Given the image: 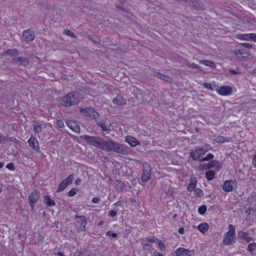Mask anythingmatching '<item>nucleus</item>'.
Masks as SVG:
<instances>
[{
    "instance_id": "f257e3e1",
    "label": "nucleus",
    "mask_w": 256,
    "mask_h": 256,
    "mask_svg": "<svg viewBox=\"0 0 256 256\" xmlns=\"http://www.w3.org/2000/svg\"><path fill=\"white\" fill-rule=\"evenodd\" d=\"M80 100V93L74 91L68 93L60 100V104L66 106L70 107L76 104Z\"/></svg>"
},
{
    "instance_id": "f03ea898",
    "label": "nucleus",
    "mask_w": 256,
    "mask_h": 256,
    "mask_svg": "<svg viewBox=\"0 0 256 256\" xmlns=\"http://www.w3.org/2000/svg\"><path fill=\"white\" fill-rule=\"evenodd\" d=\"M236 242V230L232 224H229L228 231L224 236L222 244L226 246H231Z\"/></svg>"
},
{
    "instance_id": "7ed1b4c3",
    "label": "nucleus",
    "mask_w": 256,
    "mask_h": 256,
    "mask_svg": "<svg viewBox=\"0 0 256 256\" xmlns=\"http://www.w3.org/2000/svg\"><path fill=\"white\" fill-rule=\"evenodd\" d=\"M142 166L143 172L141 176V178L138 179V181L139 184L144 186V184L151 179L152 168L151 166L146 162L142 164Z\"/></svg>"
},
{
    "instance_id": "20e7f679",
    "label": "nucleus",
    "mask_w": 256,
    "mask_h": 256,
    "mask_svg": "<svg viewBox=\"0 0 256 256\" xmlns=\"http://www.w3.org/2000/svg\"><path fill=\"white\" fill-rule=\"evenodd\" d=\"M80 138L90 144L100 148L102 141V138L100 137L85 135L81 136Z\"/></svg>"
},
{
    "instance_id": "39448f33",
    "label": "nucleus",
    "mask_w": 256,
    "mask_h": 256,
    "mask_svg": "<svg viewBox=\"0 0 256 256\" xmlns=\"http://www.w3.org/2000/svg\"><path fill=\"white\" fill-rule=\"evenodd\" d=\"M208 150L202 146H198L192 150L190 152V156L194 160L199 161L200 159L206 153Z\"/></svg>"
},
{
    "instance_id": "423d86ee",
    "label": "nucleus",
    "mask_w": 256,
    "mask_h": 256,
    "mask_svg": "<svg viewBox=\"0 0 256 256\" xmlns=\"http://www.w3.org/2000/svg\"><path fill=\"white\" fill-rule=\"evenodd\" d=\"M112 152L124 155L129 154L130 148L118 142H114Z\"/></svg>"
},
{
    "instance_id": "0eeeda50",
    "label": "nucleus",
    "mask_w": 256,
    "mask_h": 256,
    "mask_svg": "<svg viewBox=\"0 0 256 256\" xmlns=\"http://www.w3.org/2000/svg\"><path fill=\"white\" fill-rule=\"evenodd\" d=\"M80 112L86 116L90 117L93 119H97L99 117V114L92 107L85 108H80Z\"/></svg>"
},
{
    "instance_id": "6e6552de",
    "label": "nucleus",
    "mask_w": 256,
    "mask_h": 256,
    "mask_svg": "<svg viewBox=\"0 0 256 256\" xmlns=\"http://www.w3.org/2000/svg\"><path fill=\"white\" fill-rule=\"evenodd\" d=\"M114 142H115L112 140H104L102 138L100 149H102L106 152H112Z\"/></svg>"
},
{
    "instance_id": "1a4fd4ad",
    "label": "nucleus",
    "mask_w": 256,
    "mask_h": 256,
    "mask_svg": "<svg viewBox=\"0 0 256 256\" xmlns=\"http://www.w3.org/2000/svg\"><path fill=\"white\" fill-rule=\"evenodd\" d=\"M22 36L26 42H32L36 37L35 31L31 28L26 30L22 32Z\"/></svg>"
},
{
    "instance_id": "9d476101",
    "label": "nucleus",
    "mask_w": 256,
    "mask_h": 256,
    "mask_svg": "<svg viewBox=\"0 0 256 256\" xmlns=\"http://www.w3.org/2000/svg\"><path fill=\"white\" fill-rule=\"evenodd\" d=\"M174 256H194V250H188L184 248H179L174 252Z\"/></svg>"
},
{
    "instance_id": "9b49d317",
    "label": "nucleus",
    "mask_w": 256,
    "mask_h": 256,
    "mask_svg": "<svg viewBox=\"0 0 256 256\" xmlns=\"http://www.w3.org/2000/svg\"><path fill=\"white\" fill-rule=\"evenodd\" d=\"M40 198V194L37 190L32 191L30 195L28 196L29 204L33 210L34 208V204L37 202Z\"/></svg>"
},
{
    "instance_id": "f8f14e48",
    "label": "nucleus",
    "mask_w": 256,
    "mask_h": 256,
    "mask_svg": "<svg viewBox=\"0 0 256 256\" xmlns=\"http://www.w3.org/2000/svg\"><path fill=\"white\" fill-rule=\"evenodd\" d=\"M184 4H188L196 10H203L204 8V4L200 0H184Z\"/></svg>"
},
{
    "instance_id": "ddd939ff",
    "label": "nucleus",
    "mask_w": 256,
    "mask_h": 256,
    "mask_svg": "<svg viewBox=\"0 0 256 256\" xmlns=\"http://www.w3.org/2000/svg\"><path fill=\"white\" fill-rule=\"evenodd\" d=\"M233 53L238 58H246L250 56V52L244 49L234 50H233Z\"/></svg>"
},
{
    "instance_id": "4468645a",
    "label": "nucleus",
    "mask_w": 256,
    "mask_h": 256,
    "mask_svg": "<svg viewBox=\"0 0 256 256\" xmlns=\"http://www.w3.org/2000/svg\"><path fill=\"white\" fill-rule=\"evenodd\" d=\"M66 126L71 130L76 132L79 133L80 130V126L76 121L66 120Z\"/></svg>"
},
{
    "instance_id": "2eb2a0df",
    "label": "nucleus",
    "mask_w": 256,
    "mask_h": 256,
    "mask_svg": "<svg viewBox=\"0 0 256 256\" xmlns=\"http://www.w3.org/2000/svg\"><path fill=\"white\" fill-rule=\"evenodd\" d=\"M28 142L36 152H40L38 140L35 137L31 136L28 140Z\"/></svg>"
},
{
    "instance_id": "dca6fc26",
    "label": "nucleus",
    "mask_w": 256,
    "mask_h": 256,
    "mask_svg": "<svg viewBox=\"0 0 256 256\" xmlns=\"http://www.w3.org/2000/svg\"><path fill=\"white\" fill-rule=\"evenodd\" d=\"M222 164L221 162L213 160L208 163V168H215L216 170L218 171L222 167Z\"/></svg>"
},
{
    "instance_id": "f3484780",
    "label": "nucleus",
    "mask_w": 256,
    "mask_h": 256,
    "mask_svg": "<svg viewBox=\"0 0 256 256\" xmlns=\"http://www.w3.org/2000/svg\"><path fill=\"white\" fill-rule=\"evenodd\" d=\"M254 34V33L244 34H238L236 35V38L240 40L253 41Z\"/></svg>"
},
{
    "instance_id": "a211bd4d",
    "label": "nucleus",
    "mask_w": 256,
    "mask_h": 256,
    "mask_svg": "<svg viewBox=\"0 0 256 256\" xmlns=\"http://www.w3.org/2000/svg\"><path fill=\"white\" fill-rule=\"evenodd\" d=\"M152 76H153L154 77H156L162 80H164L166 82H170L172 80V79L170 77L164 75L162 74H161L156 70L152 71Z\"/></svg>"
},
{
    "instance_id": "6ab92c4d",
    "label": "nucleus",
    "mask_w": 256,
    "mask_h": 256,
    "mask_svg": "<svg viewBox=\"0 0 256 256\" xmlns=\"http://www.w3.org/2000/svg\"><path fill=\"white\" fill-rule=\"evenodd\" d=\"M232 92V88L230 86H223L220 87L218 93L222 96H227L230 94Z\"/></svg>"
},
{
    "instance_id": "aec40b11",
    "label": "nucleus",
    "mask_w": 256,
    "mask_h": 256,
    "mask_svg": "<svg viewBox=\"0 0 256 256\" xmlns=\"http://www.w3.org/2000/svg\"><path fill=\"white\" fill-rule=\"evenodd\" d=\"M126 141L131 146H136L140 144L139 141L136 138L130 136H127L126 138Z\"/></svg>"
},
{
    "instance_id": "412c9836",
    "label": "nucleus",
    "mask_w": 256,
    "mask_h": 256,
    "mask_svg": "<svg viewBox=\"0 0 256 256\" xmlns=\"http://www.w3.org/2000/svg\"><path fill=\"white\" fill-rule=\"evenodd\" d=\"M96 124L100 126L102 131H108L110 130L111 124L106 123L103 120H96Z\"/></svg>"
},
{
    "instance_id": "4be33fe9",
    "label": "nucleus",
    "mask_w": 256,
    "mask_h": 256,
    "mask_svg": "<svg viewBox=\"0 0 256 256\" xmlns=\"http://www.w3.org/2000/svg\"><path fill=\"white\" fill-rule=\"evenodd\" d=\"M232 180L225 181L222 186V190L226 192H230L233 190V186H232Z\"/></svg>"
},
{
    "instance_id": "5701e85b",
    "label": "nucleus",
    "mask_w": 256,
    "mask_h": 256,
    "mask_svg": "<svg viewBox=\"0 0 256 256\" xmlns=\"http://www.w3.org/2000/svg\"><path fill=\"white\" fill-rule=\"evenodd\" d=\"M114 187L115 189L118 191H122L125 188L126 184L125 182H122L119 180H116L114 182Z\"/></svg>"
},
{
    "instance_id": "b1692460",
    "label": "nucleus",
    "mask_w": 256,
    "mask_h": 256,
    "mask_svg": "<svg viewBox=\"0 0 256 256\" xmlns=\"http://www.w3.org/2000/svg\"><path fill=\"white\" fill-rule=\"evenodd\" d=\"M113 104L117 105H124L126 104V100L124 97L118 95L112 100Z\"/></svg>"
},
{
    "instance_id": "393cba45",
    "label": "nucleus",
    "mask_w": 256,
    "mask_h": 256,
    "mask_svg": "<svg viewBox=\"0 0 256 256\" xmlns=\"http://www.w3.org/2000/svg\"><path fill=\"white\" fill-rule=\"evenodd\" d=\"M4 54L11 57L16 56L18 55L19 52L16 48L8 49L4 52Z\"/></svg>"
},
{
    "instance_id": "a878e982",
    "label": "nucleus",
    "mask_w": 256,
    "mask_h": 256,
    "mask_svg": "<svg viewBox=\"0 0 256 256\" xmlns=\"http://www.w3.org/2000/svg\"><path fill=\"white\" fill-rule=\"evenodd\" d=\"M238 236L240 238L244 239L246 242H249L252 240V238L249 237L247 233L243 231H239L238 233Z\"/></svg>"
},
{
    "instance_id": "bb28decb",
    "label": "nucleus",
    "mask_w": 256,
    "mask_h": 256,
    "mask_svg": "<svg viewBox=\"0 0 256 256\" xmlns=\"http://www.w3.org/2000/svg\"><path fill=\"white\" fill-rule=\"evenodd\" d=\"M197 228L198 230H200L202 234H204L206 232L209 226L206 222H203L200 224L198 226Z\"/></svg>"
},
{
    "instance_id": "cd10ccee",
    "label": "nucleus",
    "mask_w": 256,
    "mask_h": 256,
    "mask_svg": "<svg viewBox=\"0 0 256 256\" xmlns=\"http://www.w3.org/2000/svg\"><path fill=\"white\" fill-rule=\"evenodd\" d=\"M75 219H79L77 221V223L80 224V226H83V225L87 224L88 222L86 219V218L84 216H78L76 215L74 216Z\"/></svg>"
},
{
    "instance_id": "c85d7f7f",
    "label": "nucleus",
    "mask_w": 256,
    "mask_h": 256,
    "mask_svg": "<svg viewBox=\"0 0 256 256\" xmlns=\"http://www.w3.org/2000/svg\"><path fill=\"white\" fill-rule=\"evenodd\" d=\"M44 202L48 206H52L56 205L54 201L51 199L49 196H46L44 198Z\"/></svg>"
},
{
    "instance_id": "c756f323",
    "label": "nucleus",
    "mask_w": 256,
    "mask_h": 256,
    "mask_svg": "<svg viewBox=\"0 0 256 256\" xmlns=\"http://www.w3.org/2000/svg\"><path fill=\"white\" fill-rule=\"evenodd\" d=\"M68 186V184L65 182L64 180H62L60 183L58 190H56L57 192H60L66 189Z\"/></svg>"
},
{
    "instance_id": "7c9ffc66",
    "label": "nucleus",
    "mask_w": 256,
    "mask_h": 256,
    "mask_svg": "<svg viewBox=\"0 0 256 256\" xmlns=\"http://www.w3.org/2000/svg\"><path fill=\"white\" fill-rule=\"evenodd\" d=\"M198 62L200 64H204L211 68H215L216 66V64L213 62L208 60H199Z\"/></svg>"
},
{
    "instance_id": "2f4dec72",
    "label": "nucleus",
    "mask_w": 256,
    "mask_h": 256,
    "mask_svg": "<svg viewBox=\"0 0 256 256\" xmlns=\"http://www.w3.org/2000/svg\"><path fill=\"white\" fill-rule=\"evenodd\" d=\"M215 174L212 170H208L206 173V177L208 180H212L214 178Z\"/></svg>"
},
{
    "instance_id": "473e14b6",
    "label": "nucleus",
    "mask_w": 256,
    "mask_h": 256,
    "mask_svg": "<svg viewBox=\"0 0 256 256\" xmlns=\"http://www.w3.org/2000/svg\"><path fill=\"white\" fill-rule=\"evenodd\" d=\"M88 36L90 40L94 42V43L97 44L100 43V40L98 36L92 34H89Z\"/></svg>"
},
{
    "instance_id": "72a5a7b5",
    "label": "nucleus",
    "mask_w": 256,
    "mask_h": 256,
    "mask_svg": "<svg viewBox=\"0 0 256 256\" xmlns=\"http://www.w3.org/2000/svg\"><path fill=\"white\" fill-rule=\"evenodd\" d=\"M74 178V174H70L68 177L64 179L63 180L68 185L72 184L73 180Z\"/></svg>"
},
{
    "instance_id": "f704fd0d",
    "label": "nucleus",
    "mask_w": 256,
    "mask_h": 256,
    "mask_svg": "<svg viewBox=\"0 0 256 256\" xmlns=\"http://www.w3.org/2000/svg\"><path fill=\"white\" fill-rule=\"evenodd\" d=\"M29 60L24 57H20V66H26L29 64Z\"/></svg>"
},
{
    "instance_id": "c9c22d12",
    "label": "nucleus",
    "mask_w": 256,
    "mask_h": 256,
    "mask_svg": "<svg viewBox=\"0 0 256 256\" xmlns=\"http://www.w3.org/2000/svg\"><path fill=\"white\" fill-rule=\"evenodd\" d=\"M207 207L206 205H202L198 208V212L200 215H204L206 212Z\"/></svg>"
},
{
    "instance_id": "e433bc0d",
    "label": "nucleus",
    "mask_w": 256,
    "mask_h": 256,
    "mask_svg": "<svg viewBox=\"0 0 256 256\" xmlns=\"http://www.w3.org/2000/svg\"><path fill=\"white\" fill-rule=\"evenodd\" d=\"M64 33L70 38H76V36L72 31L69 30H64Z\"/></svg>"
},
{
    "instance_id": "4c0bfd02",
    "label": "nucleus",
    "mask_w": 256,
    "mask_h": 256,
    "mask_svg": "<svg viewBox=\"0 0 256 256\" xmlns=\"http://www.w3.org/2000/svg\"><path fill=\"white\" fill-rule=\"evenodd\" d=\"M196 182H190L188 186H187V190L189 192H192L196 188Z\"/></svg>"
},
{
    "instance_id": "58836bf2",
    "label": "nucleus",
    "mask_w": 256,
    "mask_h": 256,
    "mask_svg": "<svg viewBox=\"0 0 256 256\" xmlns=\"http://www.w3.org/2000/svg\"><path fill=\"white\" fill-rule=\"evenodd\" d=\"M194 196L196 197H201L203 196L202 190L199 188H196L194 190Z\"/></svg>"
},
{
    "instance_id": "ea45409f",
    "label": "nucleus",
    "mask_w": 256,
    "mask_h": 256,
    "mask_svg": "<svg viewBox=\"0 0 256 256\" xmlns=\"http://www.w3.org/2000/svg\"><path fill=\"white\" fill-rule=\"evenodd\" d=\"M78 190L76 188H72L68 193V195L70 197L73 196L76 192H78Z\"/></svg>"
},
{
    "instance_id": "a19ab883",
    "label": "nucleus",
    "mask_w": 256,
    "mask_h": 256,
    "mask_svg": "<svg viewBox=\"0 0 256 256\" xmlns=\"http://www.w3.org/2000/svg\"><path fill=\"white\" fill-rule=\"evenodd\" d=\"M34 131L36 133L39 134L42 132V128L40 125H36L34 126Z\"/></svg>"
},
{
    "instance_id": "79ce46f5",
    "label": "nucleus",
    "mask_w": 256,
    "mask_h": 256,
    "mask_svg": "<svg viewBox=\"0 0 256 256\" xmlns=\"http://www.w3.org/2000/svg\"><path fill=\"white\" fill-rule=\"evenodd\" d=\"M215 141L218 143H224L225 142V138L222 136H218L216 137Z\"/></svg>"
},
{
    "instance_id": "37998d69",
    "label": "nucleus",
    "mask_w": 256,
    "mask_h": 256,
    "mask_svg": "<svg viewBox=\"0 0 256 256\" xmlns=\"http://www.w3.org/2000/svg\"><path fill=\"white\" fill-rule=\"evenodd\" d=\"M256 246V244L254 242L250 243L248 245V249L250 252L254 250V248Z\"/></svg>"
},
{
    "instance_id": "c03bdc74",
    "label": "nucleus",
    "mask_w": 256,
    "mask_h": 256,
    "mask_svg": "<svg viewBox=\"0 0 256 256\" xmlns=\"http://www.w3.org/2000/svg\"><path fill=\"white\" fill-rule=\"evenodd\" d=\"M12 62L14 64L20 65V57H14L12 60Z\"/></svg>"
},
{
    "instance_id": "a18cd8bd",
    "label": "nucleus",
    "mask_w": 256,
    "mask_h": 256,
    "mask_svg": "<svg viewBox=\"0 0 256 256\" xmlns=\"http://www.w3.org/2000/svg\"><path fill=\"white\" fill-rule=\"evenodd\" d=\"M106 235L108 236H112L114 238H116L117 237V234L115 232H113L110 230H108L106 232Z\"/></svg>"
},
{
    "instance_id": "49530a36",
    "label": "nucleus",
    "mask_w": 256,
    "mask_h": 256,
    "mask_svg": "<svg viewBox=\"0 0 256 256\" xmlns=\"http://www.w3.org/2000/svg\"><path fill=\"white\" fill-rule=\"evenodd\" d=\"M7 140V137L4 136L0 134V144H4L6 142Z\"/></svg>"
},
{
    "instance_id": "de8ad7c7",
    "label": "nucleus",
    "mask_w": 256,
    "mask_h": 256,
    "mask_svg": "<svg viewBox=\"0 0 256 256\" xmlns=\"http://www.w3.org/2000/svg\"><path fill=\"white\" fill-rule=\"evenodd\" d=\"M188 66V68H194V69H199L200 68V66L195 63L190 64Z\"/></svg>"
},
{
    "instance_id": "09e8293b",
    "label": "nucleus",
    "mask_w": 256,
    "mask_h": 256,
    "mask_svg": "<svg viewBox=\"0 0 256 256\" xmlns=\"http://www.w3.org/2000/svg\"><path fill=\"white\" fill-rule=\"evenodd\" d=\"M6 168L10 170H15V168L14 166V164L12 162H10L6 166Z\"/></svg>"
},
{
    "instance_id": "8fccbe9b",
    "label": "nucleus",
    "mask_w": 256,
    "mask_h": 256,
    "mask_svg": "<svg viewBox=\"0 0 256 256\" xmlns=\"http://www.w3.org/2000/svg\"><path fill=\"white\" fill-rule=\"evenodd\" d=\"M144 242H144L142 240V245L143 246V248H145L146 250H149L150 249V248H151V245L150 244H147Z\"/></svg>"
},
{
    "instance_id": "3c124183",
    "label": "nucleus",
    "mask_w": 256,
    "mask_h": 256,
    "mask_svg": "<svg viewBox=\"0 0 256 256\" xmlns=\"http://www.w3.org/2000/svg\"><path fill=\"white\" fill-rule=\"evenodd\" d=\"M56 124L58 128H62L64 126V124L63 122L60 120H56Z\"/></svg>"
},
{
    "instance_id": "603ef678",
    "label": "nucleus",
    "mask_w": 256,
    "mask_h": 256,
    "mask_svg": "<svg viewBox=\"0 0 256 256\" xmlns=\"http://www.w3.org/2000/svg\"><path fill=\"white\" fill-rule=\"evenodd\" d=\"M203 86L206 88L210 89V90H214V88L212 87V85L210 83L204 82L203 84Z\"/></svg>"
},
{
    "instance_id": "864d4df0",
    "label": "nucleus",
    "mask_w": 256,
    "mask_h": 256,
    "mask_svg": "<svg viewBox=\"0 0 256 256\" xmlns=\"http://www.w3.org/2000/svg\"><path fill=\"white\" fill-rule=\"evenodd\" d=\"M244 47L251 49L252 48L253 46L249 43L244 42L241 44Z\"/></svg>"
},
{
    "instance_id": "5fc2aeb1",
    "label": "nucleus",
    "mask_w": 256,
    "mask_h": 256,
    "mask_svg": "<svg viewBox=\"0 0 256 256\" xmlns=\"http://www.w3.org/2000/svg\"><path fill=\"white\" fill-rule=\"evenodd\" d=\"M100 201L99 197H94L92 200V202L94 204H98Z\"/></svg>"
},
{
    "instance_id": "6e6d98bb",
    "label": "nucleus",
    "mask_w": 256,
    "mask_h": 256,
    "mask_svg": "<svg viewBox=\"0 0 256 256\" xmlns=\"http://www.w3.org/2000/svg\"><path fill=\"white\" fill-rule=\"evenodd\" d=\"M8 140L10 142H12L15 144L18 143V140L16 138L12 136V137H9L7 138Z\"/></svg>"
},
{
    "instance_id": "4d7b16f0",
    "label": "nucleus",
    "mask_w": 256,
    "mask_h": 256,
    "mask_svg": "<svg viewBox=\"0 0 256 256\" xmlns=\"http://www.w3.org/2000/svg\"><path fill=\"white\" fill-rule=\"evenodd\" d=\"M116 215V212L114 210H111L109 212L108 216L114 218Z\"/></svg>"
},
{
    "instance_id": "13d9d810",
    "label": "nucleus",
    "mask_w": 256,
    "mask_h": 256,
    "mask_svg": "<svg viewBox=\"0 0 256 256\" xmlns=\"http://www.w3.org/2000/svg\"><path fill=\"white\" fill-rule=\"evenodd\" d=\"M87 224L83 225V226H80L78 228V232L80 231H85L86 230V226Z\"/></svg>"
},
{
    "instance_id": "bf43d9fd",
    "label": "nucleus",
    "mask_w": 256,
    "mask_h": 256,
    "mask_svg": "<svg viewBox=\"0 0 256 256\" xmlns=\"http://www.w3.org/2000/svg\"><path fill=\"white\" fill-rule=\"evenodd\" d=\"M144 242H148L151 243L155 242V240L153 238H146V240H143Z\"/></svg>"
},
{
    "instance_id": "052dcab7",
    "label": "nucleus",
    "mask_w": 256,
    "mask_h": 256,
    "mask_svg": "<svg viewBox=\"0 0 256 256\" xmlns=\"http://www.w3.org/2000/svg\"><path fill=\"white\" fill-rule=\"evenodd\" d=\"M24 54L26 56H28L29 57L31 58V57H32L33 56H34V54L32 53V52H30L28 50H26V51H25L24 52Z\"/></svg>"
},
{
    "instance_id": "680f3d73",
    "label": "nucleus",
    "mask_w": 256,
    "mask_h": 256,
    "mask_svg": "<svg viewBox=\"0 0 256 256\" xmlns=\"http://www.w3.org/2000/svg\"><path fill=\"white\" fill-rule=\"evenodd\" d=\"M252 164L254 165V166L256 168V154L252 157Z\"/></svg>"
},
{
    "instance_id": "e2e57ef3",
    "label": "nucleus",
    "mask_w": 256,
    "mask_h": 256,
    "mask_svg": "<svg viewBox=\"0 0 256 256\" xmlns=\"http://www.w3.org/2000/svg\"><path fill=\"white\" fill-rule=\"evenodd\" d=\"M158 246L160 249H162V248H165V245L162 241H159L158 243Z\"/></svg>"
},
{
    "instance_id": "0e129e2a",
    "label": "nucleus",
    "mask_w": 256,
    "mask_h": 256,
    "mask_svg": "<svg viewBox=\"0 0 256 256\" xmlns=\"http://www.w3.org/2000/svg\"><path fill=\"white\" fill-rule=\"evenodd\" d=\"M230 72L233 74H240L238 70H230Z\"/></svg>"
},
{
    "instance_id": "69168bd1",
    "label": "nucleus",
    "mask_w": 256,
    "mask_h": 256,
    "mask_svg": "<svg viewBox=\"0 0 256 256\" xmlns=\"http://www.w3.org/2000/svg\"><path fill=\"white\" fill-rule=\"evenodd\" d=\"M154 256H164L162 254H161L160 252H159L156 251V250H155L154 252Z\"/></svg>"
},
{
    "instance_id": "338daca9",
    "label": "nucleus",
    "mask_w": 256,
    "mask_h": 256,
    "mask_svg": "<svg viewBox=\"0 0 256 256\" xmlns=\"http://www.w3.org/2000/svg\"><path fill=\"white\" fill-rule=\"evenodd\" d=\"M214 155L212 154H208L206 156V158L208 160H212L214 158Z\"/></svg>"
},
{
    "instance_id": "774afa93",
    "label": "nucleus",
    "mask_w": 256,
    "mask_h": 256,
    "mask_svg": "<svg viewBox=\"0 0 256 256\" xmlns=\"http://www.w3.org/2000/svg\"><path fill=\"white\" fill-rule=\"evenodd\" d=\"M82 182V180L80 178H78L75 180V184L76 185H79Z\"/></svg>"
}]
</instances>
